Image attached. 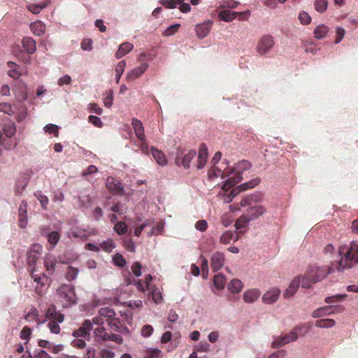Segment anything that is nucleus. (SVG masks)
Returning a JSON list of instances; mask_svg holds the SVG:
<instances>
[{
	"instance_id": "obj_1",
	"label": "nucleus",
	"mask_w": 358,
	"mask_h": 358,
	"mask_svg": "<svg viewBox=\"0 0 358 358\" xmlns=\"http://www.w3.org/2000/svg\"><path fill=\"white\" fill-rule=\"evenodd\" d=\"M252 199L251 196H246L241 201V206H249V208H247L242 215L236 220L235 223V227L236 229L241 230L245 228L250 221L257 220L266 213V210L263 206H252Z\"/></svg>"
},
{
	"instance_id": "obj_2",
	"label": "nucleus",
	"mask_w": 358,
	"mask_h": 358,
	"mask_svg": "<svg viewBox=\"0 0 358 358\" xmlns=\"http://www.w3.org/2000/svg\"><path fill=\"white\" fill-rule=\"evenodd\" d=\"M45 319L49 320L48 327L51 333L58 334L60 333L61 328L59 324L64 320V315L59 311H57L55 305L50 306L45 312Z\"/></svg>"
},
{
	"instance_id": "obj_3",
	"label": "nucleus",
	"mask_w": 358,
	"mask_h": 358,
	"mask_svg": "<svg viewBox=\"0 0 358 358\" xmlns=\"http://www.w3.org/2000/svg\"><path fill=\"white\" fill-rule=\"evenodd\" d=\"M358 257V241H353L350 243V248L345 253L344 257L338 262V270L343 271L345 269L350 268L354 265V260Z\"/></svg>"
},
{
	"instance_id": "obj_4",
	"label": "nucleus",
	"mask_w": 358,
	"mask_h": 358,
	"mask_svg": "<svg viewBox=\"0 0 358 358\" xmlns=\"http://www.w3.org/2000/svg\"><path fill=\"white\" fill-rule=\"evenodd\" d=\"M59 300L64 308L76 303V295L74 287L71 285L64 284L57 290Z\"/></svg>"
},
{
	"instance_id": "obj_5",
	"label": "nucleus",
	"mask_w": 358,
	"mask_h": 358,
	"mask_svg": "<svg viewBox=\"0 0 358 358\" xmlns=\"http://www.w3.org/2000/svg\"><path fill=\"white\" fill-rule=\"evenodd\" d=\"M251 164L247 160H242L236 164L234 169L237 171L234 176L227 179L222 186V189L225 192L229 191L243 179L241 172L250 168Z\"/></svg>"
},
{
	"instance_id": "obj_6",
	"label": "nucleus",
	"mask_w": 358,
	"mask_h": 358,
	"mask_svg": "<svg viewBox=\"0 0 358 358\" xmlns=\"http://www.w3.org/2000/svg\"><path fill=\"white\" fill-rule=\"evenodd\" d=\"M99 316H101L108 326L113 330L118 331L121 327V323L119 318L115 317V312L110 307L101 308L99 310Z\"/></svg>"
},
{
	"instance_id": "obj_7",
	"label": "nucleus",
	"mask_w": 358,
	"mask_h": 358,
	"mask_svg": "<svg viewBox=\"0 0 358 358\" xmlns=\"http://www.w3.org/2000/svg\"><path fill=\"white\" fill-rule=\"evenodd\" d=\"M274 38L268 34L263 35L259 40L256 50L260 55H264L268 52L274 46Z\"/></svg>"
},
{
	"instance_id": "obj_8",
	"label": "nucleus",
	"mask_w": 358,
	"mask_h": 358,
	"mask_svg": "<svg viewBox=\"0 0 358 358\" xmlns=\"http://www.w3.org/2000/svg\"><path fill=\"white\" fill-rule=\"evenodd\" d=\"M31 278L34 279V281L37 283L36 286V292L39 295H42L44 294L45 287L48 282V278L45 274L37 275L34 274V268L31 271Z\"/></svg>"
},
{
	"instance_id": "obj_9",
	"label": "nucleus",
	"mask_w": 358,
	"mask_h": 358,
	"mask_svg": "<svg viewBox=\"0 0 358 358\" xmlns=\"http://www.w3.org/2000/svg\"><path fill=\"white\" fill-rule=\"evenodd\" d=\"M312 278H314L315 282H320L324 279L330 273V268L327 266H310L309 268Z\"/></svg>"
},
{
	"instance_id": "obj_10",
	"label": "nucleus",
	"mask_w": 358,
	"mask_h": 358,
	"mask_svg": "<svg viewBox=\"0 0 358 358\" xmlns=\"http://www.w3.org/2000/svg\"><path fill=\"white\" fill-rule=\"evenodd\" d=\"M250 12L249 10L245 12H236L229 10H224L219 13L218 17L220 20L224 22H231L236 17L243 15H249Z\"/></svg>"
},
{
	"instance_id": "obj_11",
	"label": "nucleus",
	"mask_w": 358,
	"mask_h": 358,
	"mask_svg": "<svg viewBox=\"0 0 358 358\" xmlns=\"http://www.w3.org/2000/svg\"><path fill=\"white\" fill-rule=\"evenodd\" d=\"M19 227L24 229L28 222L27 217V203L25 201H22L18 208Z\"/></svg>"
},
{
	"instance_id": "obj_12",
	"label": "nucleus",
	"mask_w": 358,
	"mask_h": 358,
	"mask_svg": "<svg viewBox=\"0 0 358 358\" xmlns=\"http://www.w3.org/2000/svg\"><path fill=\"white\" fill-rule=\"evenodd\" d=\"M196 152L195 150H189L183 157H180L179 154L176 157V164L177 165L182 164L185 169H189L190 166V162L196 157Z\"/></svg>"
},
{
	"instance_id": "obj_13",
	"label": "nucleus",
	"mask_w": 358,
	"mask_h": 358,
	"mask_svg": "<svg viewBox=\"0 0 358 358\" xmlns=\"http://www.w3.org/2000/svg\"><path fill=\"white\" fill-rule=\"evenodd\" d=\"M148 68V64L144 62L141 66L134 68L129 71L126 76V80L127 82H131L135 79L139 78Z\"/></svg>"
},
{
	"instance_id": "obj_14",
	"label": "nucleus",
	"mask_w": 358,
	"mask_h": 358,
	"mask_svg": "<svg viewBox=\"0 0 358 358\" xmlns=\"http://www.w3.org/2000/svg\"><path fill=\"white\" fill-rule=\"evenodd\" d=\"M297 338L298 336L296 333L292 331L288 334L273 341V342L272 343V346L273 348H280L292 341H296Z\"/></svg>"
},
{
	"instance_id": "obj_15",
	"label": "nucleus",
	"mask_w": 358,
	"mask_h": 358,
	"mask_svg": "<svg viewBox=\"0 0 358 358\" xmlns=\"http://www.w3.org/2000/svg\"><path fill=\"white\" fill-rule=\"evenodd\" d=\"M106 185L112 194H120L123 191L120 182L113 177H108L106 179Z\"/></svg>"
},
{
	"instance_id": "obj_16",
	"label": "nucleus",
	"mask_w": 358,
	"mask_h": 358,
	"mask_svg": "<svg viewBox=\"0 0 358 358\" xmlns=\"http://www.w3.org/2000/svg\"><path fill=\"white\" fill-rule=\"evenodd\" d=\"M224 263V257L223 253L217 252L211 257L210 265L213 271L220 270Z\"/></svg>"
},
{
	"instance_id": "obj_17",
	"label": "nucleus",
	"mask_w": 358,
	"mask_h": 358,
	"mask_svg": "<svg viewBox=\"0 0 358 358\" xmlns=\"http://www.w3.org/2000/svg\"><path fill=\"white\" fill-rule=\"evenodd\" d=\"M41 247L34 245L27 252V264L29 266L34 265L41 256Z\"/></svg>"
},
{
	"instance_id": "obj_18",
	"label": "nucleus",
	"mask_w": 358,
	"mask_h": 358,
	"mask_svg": "<svg viewBox=\"0 0 358 358\" xmlns=\"http://www.w3.org/2000/svg\"><path fill=\"white\" fill-rule=\"evenodd\" d=\"M280 293L279 289L272 288L264 294L262 300L265 303L271 304L278 299Z\"/></svg>"
},
{
	"instance_id": "obj_19",
	"label": "nucleus",
	"mask_w": 358,
	"mask_h": 358,
	"mask_svg": "<svg viewBox=\"0 0 358 358\" xmlns=\"http://www.w3.org/2000/svg\"><path fill=\"white\" fill-rule=\"evenodd\" d=\"M131 126L138 139L143 140L145 135L142 122L136 118H133L131 120Z\"/></svg>"
},
{
	"instance_id": "obj_20",
	"label": "nucleus",
	"mask_w": 358,
	"mask_h": 358,
	"mask_svg": "<svg viewBox=\"0 0 358 358\" xmlns=\"http://www.w3.org/2000/svg\"><path fill=\"white\" fill-rule=\"evenodd\" d=\"M212 26V22L207 21L197 24L196 27V35L199 38H205L209 33Z\"/></svg>"
},
{
	"instance_id": "obj_21",
	"label": "nucleus",
	"mask_w": 358,
	"mask_h": 358,
	"mask_svg": "<svg viewBox=\"0 0 358 358\" xmlns=\"http://www.w3.org/2000/svg\"><path fill=\"white\" fill-rule=\"evenodd\" d=\"M208 158V149L205 144H201L200 145L199 155H198V161H197V168L199 169H203L206 163L207 162Z\"/></svg>"
},
{
	"instance_id": "obj_22",
	"label": "nucleus",
	"mask_w": 358,
	"mask_h": 358,
	"mask_svg": "<svg viewBox=\"0 0 358 358\" xmlns=\"http://www.w3.org/2000/svg\"><path fill=\"white\" fill-rule=\"evenodd\" d=\"M150 152L155 159L156 162L160 166H166L167 164V159L164 152L155 147L150 148Z\"/></svg>"
},
{
	"instance_id": "obj_23",
	"label": "nucleus",
	"mask_w": 358,
	"mask_h": 358,
	"mask_svg": "<svg viewBox=\"0 0 358 358\" xmlns=\"http://www.w3.org/2000/svg\"><path fill=\"white\" fill-rule=\"evenodd\" d=\"M22 44L25 50V51L29 54L32 55L35 52L36 50V41L31 37H24L22 41Z\"/></svg>"
},
{
	"instance_id": "obj_24",
	"label": "nucleus",
	"mask_w": 358,
	"mask_h": 358,
	"mask_svg": "<svg viewBox=\"0 0 358 358\" xmlns=\"http://www.w3.org/2000/svg\"><path fill=\"white\" fill-rule=\"evenodd\" d=\"M300 284V276L296 277L285 291L283 296L285 298L292 296L298 289Z\"/></svg>"
},
{
	"instance_id": "obj_25",
	"label": "nucleus",
	"mask_w": 358,
	"mask_h": 358,
	"mask_svg": "<svg viewBox=\"0 0 358 358\" xmlns=\"http://www.w3.org/2000/svg\"><path fill=\"white\" fill-rule=\"evenodd\" d=\"M30 29L34 34L40 36L45 34L46 26L41 21L37 20L30 24Z\"/></svg>"
},
{
	"instance_id": "obj_26",
	"label": "nucleus",
	"mask_w": 358,
	"mask_h": 358,
	"mask_svg": "<svg viewBox=\"0 0 358 358\" xmlns=\"http://www.w3.org/2000/svg\"><path fill=\"white\" fill-rule=\"evenodd\" d=\"M260 294L261 292L259 289H248L243 294V300L246 303H253L258 299Z\"/></svg>"
},
{
	"instance_id": "obj_27",
	"label": "nucleus",
	"mask_w": 358,
	"mask_h": 358,
	"mask_svg": "<svg viewBox=\"0 0 358 358\" xmlns=\"http://www.w3.org/2000/svg\"><path fill=\"white\" fill-rule=\"evenodd\" d=\"M24 319L28 322H36L38 325L43 324L44 321H41L38 319V310L35 307H32L29 312L25 315Z\"/></svg>"
},
{
	"instance_id": "obj_28",
	"label": "nucleus",
	"mask_w": 358,
	"mask_h": 358,
	"mask_svg": "<svg viewBox=\"0 0 358 358\" xmlns=\"http://www.w3.org/2000/svg\"><path fill=\"white\" fill-rule=\"evenodd\" d=\"M134 48V45L132 43L129 42H125L122 43L120 46L118 50H117L115 53V57L117 59H120L123 57L125 55L129 53Z\"/></svg>"
},
{
	"instance_id": "obj_29",
	"label": "nucleus",
	"mask_w": 358,
	"mask_h": 358,
	"mask_svg": "<svg viewBox=\"0 0 358 358\" xmlns=\"http://www.w3.org/2000/svg\"><path fill=\"white\" fill-rule=\"evenodd\" d=\"M300 283L301 287L303 288H310L313 284L316 283L314 278H312V275L309 269L306 271L304 275L301 278L300 277Z\"/></svg>"
},
{
	"instance_id": "obj_30",
	"label": "nucleus",
	"mask_w": 358,
	"mask_h": 358,
	"mask_svg": "<svg viewBox=\"0 0 358 358\" xmlns=\"http://www.w3.org/2000/svg\"><path fill=\"white\" fill-rule=\"evenodd\" d=\"M234 171V169H231L230 171H228L226 169L222 171L220 169L212 168L208 171V175L209 178L220 176L221 178H224L231 174Z\"/></svg>"
},
{
	"instance_id": "obj_31",
	"label": "nucleus",
	"mask_w": 358,
	"mask_h": 358,
	"mask_svg": "<svg viewBox=\"0 0 358 358\" xmlns=\"http://www.w3.org/2000/svg\"><path fill=\"white\" fill-rule=\"evenodd\" d=\"M329 31L327 26L322 24L317 26L313 31L314 37L317 39H322L325 38Z\"/></svg>"
},
{
	"instance_id": "obj_32",
	"label": "nucleus",
	"mask_w": 358,
	"mask_h": 358,
	"mask_svg": "<svg viewBox=\"0 0 358 358\" xmlns=\"http://www.w3.org/2000/svg\"><path fill=\"white\" fill-rule=\"evenodd\" d=\"M335 308L334 306H326L323 308H320L319 309L315 310L313 313V317H321L323 316L329 315L334 313L333 309Z\"/></svg>"
},
{
	"instance_id": "obj_33",
	"label": "nucleus",
	"mask_w": 358,
	"mask_h": 358,
	"mask_svg": "<svg viewBox=\"0 0 358 358\" xmlns=\"http://www.w3.org/2000/svg\"><path fill=\"white\" fill-rule=\"evenodd\" d=\"M68 237L78 238L83 240H86L87 238V235L85 233V230L79 228H74L71 229L68 232Z\"/></svg>"
},
{
	"instance_id": "obj_34",
	"label": "nucleus",
	"mask_w": 358,
	"mask_h": 358,
	"mask_svg": "<svg viewBox=\"0 0 358 358\" xmlns=\"http://www.w3.org/2000/svg\"><path fill=\"white\" fill-rule=\"evenodd\" d=\"M243 288V283L240 280L233 279L228 284V289L234 294L238 293Z\"/></svg>"
},
{
	"instance_id": "obj_35",
	"label": "nucleus",
	"mask_w": 358,
	"mask_h": 358,
	"mask_svg": "<svg viewBox=\"0 0 358 358\" xmlns=\"http://www.w3.org/2000/svg\"><path fill=\"white\" fill-rule=\"evenodd\" d=\"M78 273L79 270L78 268L69 266L66 271L65 278L68 281H73L77 278Z\"/></svg>"
},
{
	"instance_id": "obj_36",
	"label": "nucleus",
	"mask_w": 358,
	"mask_h": 358,
	"mask_svg": "<svg viewBox=\"0 0 358 358\" xmlns=\"http://www.w3.org/2000/svg\"><path fill=\"white\" fill-rule=\"evenodd\" d=\"M225 282L226 278L223 274L219 273L214 276L213 284L217 289H222L224 287Z\"/></svg>"
},
{
	"instance_id": "obj_37",
	"label": "nucleus",
	"mask_w": 358,
	"mask_h": 358,
	"mask_svg": "<svg viewBox=\"0 0 358 358\" xmlns=\"http://www.w3.org/2000/svg\"><path fill=\"white\" fill-rule=\"evenodd\" d=\"M336 322L333 319H322L315 322V326L319 328H330L335 326Z\"/></svg>"
},
{
	"instance_id": "obj_38",
	"label": "nucleus",
	"mask_w": 358,
	"mask_h": 358,
	"mask_svg": "<svg viewBox=\"0 0 358 358\" xmlns=\"http://www.w3.org/2000/svg\"><path fill=\"white\" fill-rule=\"evenodd\" d=\"M126 66V62L125 60H122L115 66V76H116V82L117 83H119L120 78L124 73V69Z\"/></svg>"
},
{
	"instance_id": "obj_39",
	"label": "nucleus",
	"mask_w": 358,
	"mask_h": 358,
	"mask_svg": "<svg viewBox=\"0 0 358 358\" xmlns=\"http://www.w3.org/2000/svg\"><path fill=\"white\" fill-rule=\"evenodd\" d=\"M47 237L49 243L52 245V248H54L60 239V235L56 231L48 233Z\"/></svg>"
},
{
	"instance_id": "obj_40",
	"label": "nucleus",
	"mask_w": 358,
	"mask_h": 358,
	"mask_svg": "<svg viewBox=\"0 0 358 358\" xmlns=\"http://www.w3.org/2000/svg\"><path fill=\"white\" fill-rule=\"evenodd\" d=\"M8 66L10 69L8 72V76L14 79L19 78L20 76V73L16 69V64L13 62H8Z\"/></svg>"
},
{
	"instance_id": "obj_41",
	"label": "nucleus",
	"mask_w": 358,
	"mask_h": 358,
	"mask_svg": "<svg viewBox=\"0 0 358 358\" xmlns=\"http://www.w3.org/2000/svg\"><path fill=\"white\" fill-rule=\"evenodd\" d=\"M314 6H315V10L317 12L322 13L324 11H326V10L327 8L328 1H327V0H315Z\"/></svg>"
},
{
	"instance_id": "obj_42",
	"label": "nucleus",
	"mask_w": 358,
	"mask_h": 358,
	"mask_svg": "<svg viewBox=\"0 0 358 358\" xmlns=\"http://www.w3.org/2000/svg\"><path fill=\"white\" fill-rule=\"evenodd\" d=\"M259 182H260L259 178H254V179L250 180L249 182L241 184V185H239V188H241V189L242 191L252 189V188L256 187L259 183Z\"/></svg>"
},
{
	"instance_id": "obj_43",
	"label": "nucleus",
	"mask_w": 358,
	"mask_h": 358,
	"mask_svg": "<svg viewBox=\"0 0 358 358\" xmlns=\"http://www.w3.org/2000/svg\"><path fill=\"white\" fill-rule=\"evenodd\" d=\"M34 196L39 201L42 208L44 209V210H46L47 209V206H48V202H49L48 198L45 195L41 193V192H40V191L36 192L34 194Z\"/></svg>"
},
{
	"instance_id": "obj_44",
	"label": "nucleus",
	"mask_w": 358,
	"mask_h": 358,
	"mask_svg": "<svg viewBox=\"0 0 358 358\" xmlns=\"http://www.w3.org/2000/svg\"><path fill=\"white\" fill-rule=\"evenodd\" d=\"M113 229L117 234L122 235L127 231L128 227L125 222L120 221L115 224Z\"/></svg>"
},
{
	"instance_id": "obj_45",
	"label": "nucleus",
	"mask_w": 358,
	"mask_h": 358,
	"mask_svg": "<svg viewBox=\"0 0 358 358\" xmlns=\"http://www.w3.org/2000/svg\"><path fill=\"white\" fill-rule=\"evenodd\" d=\"M234 233L231 231H224L220 236V243L223 244H228L234 238Z\"/></svg>"
},
{
	"instance_id": "obj_46",
	"label": "nucleus",
	"mask_w": 358,
	"mask_h": 358,
	"mask_svg": "<svg viewBox=\"0 0 358 358\" xmlns=\"http://www.w3.org/2000/svg\"><path fill=\"white\" fill-rule=\"evenodd\" d=\"M16 132L15 127L13 124H6L3 127V134L8 138H11Z\"/></svg>"
},
{
	"instance_id": "obj_47",
	"label": "nucleus",
	"mask_w": 358,
	"mask_h": 358,
	"mask_svg": "<svg viewBox=\"0 0 358 358\" xmlns=\"http://www.w3.org/2000/svg\"><path fill=\"white\" fill-rule=\"evenodd\" d=\"M100 247L105 252H110L115 248V244H114L113 241L111 239H108L107 241H103L100 244Z\"/></svg>"
},
{
	"instance_id": "obj_48",
	"label": "nucleus",
	"mask_w": 358,
	"mask_h": 358,
	"mask_svg": "<svg viewBox=\"0 0 358 358\" xmlns=\"http://www.w3.org/2000/svg\"><path fill=\"white\" fill-rule=\"evenodd\" d=\"M184 0H161L160 3L168 8H174Z\"/></svg>"
},
{
	"instance_id": "obj_49",
	"label": "nucleus",
	"mask_w": 358,
	"mask_h": 358,
	"mask_svg": "<svg viewBox=\"0 0 358 358\" xmlns=\"http://www.w3.org/2000/svg\"><path fill=\"white\" fill-rule=\"evenodd\" d=\"M112 341L118 344H122L123 343L122 337L120 335L115 334H108V335H105L104 341Z\"/></svg>"
},
{
	"instance_id": "obj_50",
	"label": "nucleus",
	"mask_w": 358,
	"mask_h": 358,
	"mask_svg": "<svg viewBox=\"0 0 358 358\" xmlns=\"http://www.w3.org/2000/svg\"><path fill=\"white\" fill-rule=\"evenodd\" d=\"M94 334L95 337L99 338V340L103 341H104L105 335H108L106 332V329L102 326L96 327L94 331Z\"/></svg>"
},
{
	"instance_id": "obj_51",
	"label": "nucleus",
	"mask_w": 358,
	"mask_h": 358,
	"mask_svg": "<svg viewBox=\"0 0 358 358\" xmlns=\"http://www.w3.org/2000/svg\"><path fill=\"white\" fill-rule=\"evenodd\" d=\"M241 192H243L241 188H239V186L234 188L230 193L227 195L224 198V201L227 203H229L232 201V199L236 196L238 194H239Z\"/></svg>"
},
{
	"instance_id": "obj_52",
	"label": "nucleus",
	"mask_w": 358,
	"mask_h": 358,
	"mask_svg": "<svg viewBox=\"0 0 358 358\" xmlns=\"http://www.w3.org/2000/svg\"><path fill=\"white\" fill-rule=\"evenodd\" d=\"M241 192H243L241 188H239V186L234 188L230 193L227 195L224 198V201L227 203H229L232 201V199L236 196L238 194H239Z\"/></svg>"
},
{
	"instance_id": "obj_53",
	"label": "nucleus",
	"mask_w": 358,
	"mask_h": 358,
	"mask_svg": "<svg viewBox=\"0 0 358 358\" xmlns=\"http://www.w3.org/2000/svg\"><path fill=\"white\" fill-rule=\"evenodd\" d=\"M180 27V24H174L169 26L164 31V36H170L175 34L178 31Z\"/></svg>"
},
{
	"instance_id": "obj_54",
	"label": "nucleus",
	"mask_w": 358,
	"mask_h": 358,
	"mask_svg": "<svg viewBox=\"0 0 358 358\" xmlns=\"http://www.w3.org/2000/svg\"><path fill=\"white\" fill-rule=\"evenodd\" d=\"M72 336L75 338H87L90 337V334L85 331L81 327L73 331Z\"/></svg>"
},
{
	"instance_id": "obj_55",
	"label": "nucleus",
	"mask_w": 358,
	"mask_h": 358,
	"mask_svg": "<svg viewBox=\"0 0 358 358\" xmlns=\"http://www.w3.org/2000/svg\"><path fill=\"white\" fill-rule=\"evenodd\" d=\"M31 334V329L29 327L25 326L21 330L20 336L21 339L29 341L30 340Z\"/></svg>"
},
{
	"instance_id": "obj_56",
	"label": "nucleus",
	"mask_w": 358,
	"mask_h": 358,
	"mask_svg": "<svg viewBox=\"0 0 358 358\" xmlns=\"http://www.w3.org/2000/svg\"><path fill=\"white\" fill-rule=\"evenodd\" d=\"M347 297V294H336L331 296H328L325 299V302L327 303H335L341 300L345 299Z\"/></svg>"
},
{
	"instance_id": "obj_57",
	"label": "nucleus",
	"mask_w": 358,
	"mask_h": 358,
	"mask_svg": "<svg viewBox=\"0 0 358 358\" xmlns=\"http://www.w3.org/2000/svg\"><path fill=\"white\" fill-rule=\"evenodd\" d=\"M58 129V126L52 124H48L44 127V130L46 133L54 134L56 137L59 136Z\"/></svg>"
},
{
	"instance_id": "obj_58",
	"label": "nucleus",
	"mask_w": 358,
	"mask_h": 358,
	"mask_svg": "<svg viewBox=\"0 0 358 358\" xmlns=\"http://www.w3.org/2000/svg\"><path fill=\"white\" fill-rule=\"evenodd\" d=\"M299 20L301 23L304 25H307L310 23L311 17L310 15L306 12H301L299 15Z\"/></svg>"
},
{
	"instance_id": "obj_59",
	"label": "nucleus",
	"mask_w": 358,
	"mask_h": 358,
	"mask_svg": "<svg viewBox=\"0 0 358 358\" xmlns=\"http://www.w3.org/2000/svg\"><path fill=\"white\" fill-rule=\"evenodd\" d=\"M71 345L76 348L83 349L86 347V342L83 338H76L71 341Z\"/></svg>"
},
{
	"instance_id": "obj_60",
	"label": "nucleus",
	"mask_w": 358,
	"mask_h": 358,
	"mask_svg": "<svg viewBox=\"0 0 358 358\" xmlns=\"http://www.w3.org/2000/svg\"><path fill=\"white\" fill-rule=\"evenodd\" d=\"M114 264L119 267H124L126 265V260L120 254H116L113 257Z\"/></svg>"
},
{
	"instance_id": "obj_61",
	"label": "nucleus",
	"mask_w": 358,
	"mask_h": 358,
	"mask_svg": "<svg viewBox=\"0 0 358 358\" xmlns=\"http://www.w3.org/2000/svg\"><path fill=\"white\" fill-rule=\"evenodd\" d=\"M45 7V4H31L28 6V10L31 11L34 14L39 13Z\"/></svg>"
},
{
	"instance_id": "obj_62",
	"label": "nucleus",
	"mask_w": 358,
	"mask_h": 358,
	"mask_svg": "<svg viewBox=\"0 0 358 358\" xmlns=\"http://www.w3.org/2000/svg\"><path fill=\"white\" fill-rule=\"evenodd\" d=\"M0 112H3L9 115H13L14 113L10 104L7 103H0Z\"/></svg>"
},
{
	"instance_id": "obj_63",
	"label": "nucleus",
	"mask_w": 358,
	"mask_h": 358,
	"mask_svg": "<svg viewBox=\"0 0 358 358\" xmlns=\"http://www.w3.org/2000/svg\"><path fill=\"white\" fill-rule=\"evenodd\" d=\"M238 5V2L233 0L222 1L220 3L221 8H235Z\"/></svg>"
},
{
	"instance_id": "obj_64",
	"label": "nucleus",
	"mask_w": 358,
	"mask_h": 358,
	"mask_svg": "<svg viewBox=\"0 0 358 358\" xmlns=\"http://www.w3.org/2000/svg\"><path fill=\"white\" fill-rule=\"evenodd\" d=\"M99 355L101 358H114L115 353L108 349H101Z\"/></svg>"
}]
</instances>
